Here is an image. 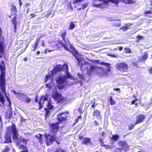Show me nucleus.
Returning <instances> with one entry per match:
<instances>
[{
    "mask_svg": "<svg viewBox=\"0 0 152 152\" xmlns=\"http://www.w3.org/2000/svg\"><path fill=\"white\" fill-rule=\"evenodd\" d=\"M94 124L96 125H98V123L97 121H94Z\"/></svg>",
    "mask_w": 152,
    "mask_h": 152,
    "instance_id": "obj_51",
    "label": "nucleus"
},
{
    "mask_svg": "<svg viewBox=\"0 0 152 152\" xmlns=\"http://www.w3.org/2000/svg\"><path fill=\"white\" fill-rule=\"evenodd\" d=\"M135 125L136 124H135V123L134 124H131L129 126V130H132V129Z\"/></svg>",
    "mask_w": 152,
    "mask_h": 152,
    "instance_id": "obj_39",
    "label": "nucleus"
},
{
    "mask_svg": "<svg viewBox=\"0 0 152 152\" xmlns=\"http://www.w3.org/2000/svg\"><path fill=\"white\" fill-rule=\"evenodd\" d=\"M52 96V97L58 102H61L63 99V98L61 95L56 92H53Z\"/></svg>",
    "mask_w": 152,
    "mask_h": 152,
    "instance_id": "obj_12",
    "label": "nucleus"
},
{
    "mask_svg": "<svg viewBox=\"0 0 152 152\" xmlns=\"http://www.w3.org/2000/svg\"><path fill=\"white\" fill-rule=\"evenodd\" d=\"M148 54L146 52L144 53L142 56V61H143V60L144 61L148 58Z\"/></svg>",
    "mask_w": 152,
    "mask_h": 152,
    "instance_id": "obj_27",
    "label": "nucleus"
},
{
    "mask_svg": "<svg viewBox=\"0 0 152 152\" xmlns=\"http://www.w3.org/2000/svg\"><path fill=\"white\" fill-rule=\"evenodd\" d=\"M149 71L150 73H152V67L149 69Z\"/></svg>",
    "mask_w": 152,
    "mask_h": 152,
    "instance_id": "obj_53",
    "label": "nucleus"
},
{
    "mask_svg": "<svg viewBox=\"0 0 152 152\" xmlns=\"http://www.w3.org/2000/svg\"><path fill=\"white\" fill-rule=\"evenodd\" d=\"M10 132L12 134V139L16 143L17 145L19 147L20 146V145L22 144L20 143V142H23L24 144L26 145L27 140L19 136L15 126L13 124L12 126L9 127L8 129V132L10 133Z\"/></svg>",
    "mask_w": 152,
    "mask_h": 152,
    "instance_id": "obj_3",
    "label": "nucleus"
},
{
    "mask_svg": "<svg viewBox=\"0 0 152 152\" xmlns=\"http://www.w3.org/2000/svg\"><path fill=\"white\" fill-rule=\"evenodd\" d=\"M125 52L126 53H130L131 52V50L129 48H124Z\"/></svg>",
    "mask_w": 152,
    "mask_h": 152,
    "instance_id": "obj_35",
    "label": "nucleus"
},
{
    "mask_svg": "<svg viewBox=\"0 0 152 152\" xmlns=\"http://www.w3.org/2000/svg\"><path fill=\"white\" fill-rule=\"evenodd\" d=\"M81 118V117H80V116H79L78 117V118L76 119V120H75V121H76V122H77L78 121V120H79V118Z\"/></svg>",
    "mask_w": 152,
    "mask_h": 152,
    "instance_id": "obj_54",
    "label": "nucleus"
},
{
    "mask_svg": "<svg viewBox=\"0 0 152 152\" xmlns=\"http://www.w3.org/2000/svg\"><path fill=\"white\" fill-rule=\"evenodd\" d=\"M137 99H136V100H134L132 101V104H135L136 105H137V103H136V102L137 101Z\"/></svg>",
    "mask_w": 152,
    "mask_h": 152,
    "instance_id": "obj_43",
    "label": "nucleus"
},
{
    "mask_svg": "<svg viewBox=\"0 0 152 152\" xmlns=\"http://www.w3.org/2000/svg\"><path fill=\"white\" fill-rule=\"evenodd\" d=\"M110 56H111L112 57H115V55H111Z\"/></svg>",
    "mask_w": 152,
    "mask_h": 152,
    "instance_id": "obj_62",
    "label": "nucleus"
},
{
    "mask_svg": "<svg viewBox=\"0 0 152 152\" xmlns=\"http://www.w3.org/2000/svg\"><path fill=\"white\" fill-rule=\"evenodd\" d=\"M44 136L46 139V142L47 145H49L52 143L55 139V135L53 137L50 135H48L46 133L44 134Z\"/></svg>",
    "mask_w": 152,
    "mask_h": 152,
    "instance_id": "obj_13",
    "label": "nucleus"
},
{
    "mask_svg": "<svg viewBox=\"0 0 152 152\" xmlns=\"http://www.w3.org/2000/svg\"><path fill=\"white\" fill-rule=\"evenodd\" d=\"M63 69L64 71L66 76L65 75L62 77H56V80L58 83V87L60 89L64 88L65 84L66 82L67 77L70 78H72V77L68 72V66L66 64H64L63 66Z\"/></svg>",
    "mask_w": 152,
    "mask_h": 152,
    "instance_id": "obj_5",
    "label": "nucleus"
},
{
    "mask_svg": "<svg viewBox=\"0 0 152 152\" xmlns=\"http://www.w3.org/2000/svg\"><path fill=\"white\" fill-rule=\"evenodd\" d=\"M45 111H46V112H47V113H48V109H47V108H45Z\"/></svg>",
    "mask_w": 152,
    "mask_h": 152,
    "instance_id": "obj_60",
    "label": "nucleus"
},
{
    "mask_svg": "<svg viewBox=\"0 0 152 152\" xmlns=\"http://www.w3.org/2000/svg\"><path fill=\"white\" fill-rule=\"evenodd\" d=\"M27 58H24V60L25 61H26L27 60Z\"/></svg>",
    "mask_w": 152,
    "mask_h": 152,
    "instance_id": "obj_61",
    "label": "nucleus"
},
{
    "mask_svg": "<svg viewBox=\"0 0 152 152\" xmlns=\"http://www.w3.org/2000/svg\"><path fill=\"white\" fill-rule=\"evenodd\" d=\"M94 106H95L94 105V104H93V105L92 106H91V107H94Z\"/></svg>",
    "mask_w": 152,
    "mask_h": 152,
    "instance_id": "obj_64",
    "label": "nucleus"
},
{
    "mask_svg": "<svg viewBox=\"0 0 152 152\" xmlns=\"http://www.w3.org/2000/svg\"><path fill=\"white\" fill-rule=\"evenodd\" d=\"M105 135V133L104 132H102V136L103 137H104Z\"/></svg>",
    "mask_w": 152,
    "mask_h": 152,
    "instance_id": "obj_58",
    "label": "nucleus"
},
{
    "mask_svg": "<svg viewBox=\"0 0 152 152\" xmlns=\"http://www.w3.org/2000/svg\"><path fill=\"white\" fill-rule=\"evenodd\" d=\"M12 91L16 95V96L21 101L26 103H29L31 102V99L26 95L19 92H17L14 90Z\"/></svg>",
    "mask_w": 152,
    "mask_h": 152,
    "instance_id": "obj_7",
    "label": "nucleus"
},
{
    "mask_svg": "<svg viewBox=\"0 0 152 152\" xmlns=\"http://www.w3.org/2000/svg\"><path fill=\"white\" fill-rule=\"evenodd\" d=\"M145 14H152V12H151L150 11H147L145 12Z\"/></svg>",
    "mask_w": 152,
    "mask_h": 152,
    "instance_id": "obj_44",
    "label": "nucleus"
},
{
    "mask_svg": "<svg viewBox=\"0 0 152 152\" xmlns=\"http://www.w3.org/2000/svg\"><path fill=\"white\" fill-rule=\"evenodd\" d=\"M119 1H121L122 2L126 4H132L134 3L133 0H105V2L106 3L108 4L109 2L112 3L117 4Z\"/></svg>",
    "mask_w": 152,
    "mask_h": 152,
    "instance_id": "obj_8",
    "label": "nucleus"
},
{
    "mask_svg": "<svg viewBox=\"0 0 152 152\" xmlns=\"http://www.w3.org/2000/svg\"><path fill=\"white\" fill-rule=\"evenodd\" d=\"M43 136V135L42 134H37L36 135V137L38 138H39V142L41 143V139L42 138V137Z\"/></svg>",
    "mask_w": 152,
    "mask_h": 152,
    "instance_id": "obj_31",
    "label": "nucleus"
},
{
    "mask_svg": "<svg viewBox=\"0 0 152 152\" xmlns=\"http://www.w3.org/2000/svg\"><path fill=\"white\" fill-rule=\"evenodd\" d=\"M19 148L23 149L24 150V151H21V152H28V150H26L27 149L26 147L25 146L23 145H20V146L18 147Z\"/></svg>",
    "mask_w": 152,
    "mask_h": 152,
    "instance_id": "obj_25",
    "label": "nucleus"
},
{
    "mask_svg": "<svg viewBox=\"0 0 152 152\" xmlns=\"http://www.w3.org/2000/svg\"><path fill=\"white\" fill-rule=\"evenodd\" d=\"M128 29V28L127 26L123 27L120 28L121 29H122L123 31H126Z\"/></svg>",
    "mask_w": 152,
    "mask_h": 152,
    "instance_id": "obj_41",
    "label": "nucleus"
},
{
    "mask_svg": "<svg viewBox=\"0 0 152 152\" xmlns=\"http://www.w3.org/2000/svg\"><path fill=\"white\" fill-rule=\"evenodd\" d=\"M119 138L118 136L117 135H113L112 138L113 140H118Z\"/></svg>",
    "mask_w": 152,
    "mask_h": 152,
    "instance_id": "obj_32",
    "label": "nucleus"
},
{
    "mask_svg": "<svg viewBox=\"0 0 152 152\" xmlns=\"http://www.w3.org/2000/svg\"><path fill=\"white\" fill-rule=\"evenodd\" d=\"M114 90L115 91H118L120 90V89L119 88H114Z\"/></svg>",
    "mask_w": 152,
    "mask_h": 152,
    "instance_id": "obj_52",
    "label": "nucleus"
},
{
    "mask_svg": "<svg viewBox=\"0 0 152 152\" xmlns=\"http://www.w3.org/2000/svg\"><path fill=\"white\" fill-rule=\"evenodd\" d=\"M7 116L8 118H10L12 117V114H10L8 116H7Z\"/></svg>",
    "mask_w": 152,
    "mask_h": 152,
    "instance_id": "obj_50",
    "label": "nucleus"
},
{
    "mask_svg": "<svg viewBox=\"0 0 152 152\" xmlns=\"http://www.w3.org/2000/svg\"><path fill=\"white\" fill-rule=\"evenodd\" d=\"M30 5V4L29 3H27L26 4V7H28Z\"/></svg>",
    "mask_w": 152,
    "mask_h": 152,
    "instance_id": "obj_49",
    "label": "nucleus"
},
{
    "mask_svg": "<svg viewBox=\"0 0 152 152\" xmlns=\"http://www.w3.org/2000/svg\"><path fill=\"white\" fill-rule=\"evenodd\" d=\"M37 54H39L40 53L39 51H38L37 52Z\"/></svg>",
    "mask_w": 152,
    "mask_h": 152,
    "instance_id": "obj_63",
    "label": "nucleus"
},
{
    "mask_svg": "<svg viewBox=\"0 0 152 152\" xmlns=\"http://www.w3.org/2000/svg\"><path fill=\"white\" fill-rule=\"evenodd\" d=\"M0 90L2 92L3 94L5 95L7 101L10 104H11V102L10 101V99L7 97L5 91V69L4 64H3V66H0Z\"/></svg>",
    "mask_w": 152,
    "mask_h": 152,
    "instance_id": "obj_4",
    "label": "nucleus"
},
{
    "mask_svg": "<svg viewBox=\"0 0 152 152\" xmlns=\"http://www.w3.org/2000/svg\"><path fill=\"white\" fill-rule=\"evenodd\" d=\"M51 128L53 130V131L54 132H56L59 128L58 123H56L52 124L51 126Z\"/></svg>",
    "mask_w": 152,
    "mask_h": 152,
    "instance_id": "obj_21",
    "label": "nucleus"
},
{
    "mask_svg": "<svg viewBox=\"0 0 152 152\" xmlns=\"http://www.w3.org/2000/svg\"><path fill=\"white\" fill-rule=\"evenodd\" d=\"M92 61L94 63L99 64L102 65H105L107 67H108V70H110V65L108 64H107L104 62H100V61L98 60H93Z\"/></svg>",
    "mask_w": 152,
    "mask_h": 152,
    "instance_id": "obj_19",
    "label": "nucleus"
},
{
    "mask_svg": "<svg viewBox=\"0 0 152 152\" xmlns=\"http://www.w3.org/2000/svg\"><path fill=\"white\" fill-rule=\"evenodd\" d=\"M5 141L4 143H8L11 142V134H6L5 136Z\"/></svg>",
    "mask_w": 152,
    "mask_h": 152,
    "instance_id": "obj_23",
    "label": "nucleus"
},
{
    "mask_svg": "<svg viewBox=\"0 0 152 152\" xmlns=\"http://www.w3.org/2000/svg\"><path fill=\"white\" fill-rule=\"evenodd\" d=\"M34 16H35V15H33V14H31L30 15V16H32V17H31V18H34Z\"/></svg>",
    "mask_w": 152,
    "mask_h": 152,
    "instance_id": "obj_57",
    "label": "nucleus"
},
{
    "mask_svg": "<svg viewBox=\"0 0 152 152\" xmlns=\"http://www.w3.org/2000/svg\"><path fill=\"white\" fill-rule=\"evenodd\" d=\"M47 50H47H45V53H46L48 52H51L53 50Z\"/></svg>",
    "mask_w": 152,
    "mask_h": 152,
    "instance_id": "obj_46",
    "label": "nucleus"
},
{
    "mask_svg": "<svg viewBox=\"0 0 152 152\" xmlns=\"http://www.w3.org/2000/svg\"><path fill=\"white\" fill-rule=\"evenodd\" d=\"M56 152H64V151L63 150H62L60 149H58Z\"/></svg>",
    "mask_w": 152,
    "mask_h": 152,
    "instance_id": "obj_47",
    "label": "nucleus"
},
{
    "mask_svg": "<svg viewBox=\"0 0 152 152\" xmlns=\"http://www.w3.org/2000/svg\"><path fill=\"white\" fill-rule=\"evenodd\" d=\"M68 112H63L58 115L57 116L58 120L60 121H65L68 117Z\"/></svg>",
    "mask_w": 152,
    "mask_h": 152,
    "instance_id": "obj_14",
    "label": "nucleus"
},
{
    "mask_svg": "<svg viewBox=\"0 0 152 152\" xmlns=\"http://www.w3.org/2000/svg\"><path fill=\"white\" fill-rule=\"evenodd\" d=\"M115 152H122V149L116 148L115 149Z\"/></svg>",
    "mask_w": 152,
    "mask_h": 152,
    "instance_id": "obj_40",
    "label": "nucleus"
},
{
    "mask_svg": "<svg viewBox=\"0 0 152 152\" xmlns=\"http://www.w3.org/2000/svg\"><path fill=\"white\" fill-rule=\"evenodd\" d=\"M1 34V30L0 28V36ZM4 43L3 39L2 38L0 39V58L1 57L3 53Z\"/></svg>",
    "mask_w": 152,
    "mask_h": 152,
    "instance_id": "obj_15",
    "label": "nucleus"
},
{
    "mask_svg": "<svg viewBox=\"0 0 152 152\" xmlns=\"http://www.w3.org/2000/svg\"><path fill=\"white\" fill-rule=\"evenodd\" d=\"M118 145L120 147V148L122 149V150L123 149L125 151L128 147L126 143L123 141L120 142L118 143Z\"/></svg>",
    "mask_w": 152,
    "mask_h": 152,
    "instance_id": "obj_16",
    "label": "nucleus"
},
{
    "mask_svg": "<svg viewBox=\"0 0 152 152\" xmlns=\"http://www.w3.org/2000/svg\"><path fill=\"white\" fill-rule=\"evenodd\" d=\"M113 25L114 26L116 27H119L121 26V22H115L113 23Z\"/></svg>",
    "mask_w": 152,
    "mask_h": 152,
    "instance_id": "obj_36",
    "label": "nucleus"
},
{
    "mask_svg": "<svg viewBox=\"0 0 152 152\" xmlns=\"http://www.w3.org/2000/svg\"><path fill=\"white\" fill-rule=\"evenodd\" d=\"M119 49L120 50H121L123 49V47H119Z\"/></svg>",
    "mask_w": 152,
    "mask_h": 152,
    "instance_id": "obj_56",
    "label": "nucleus"
},
{
    "mask_svg": "<svg viewBox=\"0 0 152 152\" xmlns=\"http://www.w3.org/2000/svg\"><path fill=\"white\" fill-rule=\"evenodd\" d=\"M62 67L60 66H57L55 68L53 69L52 71L50 72H48V75H46L45 76V82L46 83L48 80H50L51 82H52L54 80L53 75L55 74L56 72L58 71L61 70V69Z\"/></svg>",
    "mask_w": 152,
    "mask_h": 152,
    "instance_id": "obj_6",
    "label": "nucleus"
},
{
    "mask_svg": "<svg viewBox=\"0 0 152 152\" xmlns=\"http://www.w3.org/2000/svg\"><path fill=\"white\" fill-rule=\"evenodd\" d=\"M66 32H65L61 35L62 39L65 42V44H63L61 41H59L56 46L58 47H64V49L67 50L72 52V51L74 52V53L73 54L75 56V58H76V56H77L78 58H79L80 55L78 53L76 50L75 48L71 46L68 40L67 39H66Z\"/></svg>",
    "mask_w": 152,
    "mask_h": 152,
    "instance_id": "obj_2",
    "label": "nucleus"
},
{
    "mask_svg": "<svg viewBox=\"0 0 152 152\" xmlns=\"http://www.w3.org/2000/svg\"><path fill=\"white\" fill-rule=\"evenodd\" d=\"M19 4H20V7H21V4H22V3H21V0L19 1Z\"/></svg>",
    "mask_w": 152,
    "mask_h": 152,
    "instance_id": "obj_55",
    "label": "nucleus"
},
{
    "mask_svg": "<svg viewBox=\"0 0 152 152\" xmlns=\"http://www.w3.org/2000/svg\"><path fill=\"white\" fill-rule=\"evenodd\" d=\"M93 115L94 117H96L98 119L101 118L100 112L99 110H95L93 112Z\"/></svg>",
    "mask_w": 152,
    "mask_h": 152,
    "instance_id": "obj_20",
    "label": "nucleus"
},
{
    "mask_svg": "<svg viewBox=\"0 0 152 152\" xmlns=\"http://www.w3.org/2000/svg\"><path fill=\"white\" fill-rule=\"evenodd\" d=\"M101 1V0H95L93 3V5L95 7L101 8H105L108 4L105 2V0L102 3H98V2Z\"/></svg>",
    "mask_w": 152,
    "mask_h": 152,
    "instance_id": "obj_9",
    "label": "nucleus"
},
{
    "mask_svg": "<svg viewBox=\"0 0 152 152\" xmlns=\"http://www.w3.org/2000/svg\"><path fill=\"white\" fill-rule=\"evenodd\" d=\"M88 6V4L86 3L85 4H83L81 6V8H80L77 9L78 10H81V9H84L86 8Z\"/></svg>",
    "mask_w": 152,
    "mask_h": 152,
    "instance_id": "obj_30",
    "label": "nucleus"
},
{
    "mask_svg": "<svg viewBox=\"0 0 152 152\" xmlns=\"http://www.w3.org/2000/svg\"><path fill=\"white\" fill-rule=\"evenodd\" d=\"M145 118L144 115H138L136 118V120L135 124H139L142 122Z\"/></svg>",
    "mask_w": 152,
    "mask_h": 152,
    "instance_id": "obj_17",
    "label": "nucleus"
},
{
    "mask_svg": "<svg viewBox=\"0 0 152 152\" xmlns=\"http://www.w3.org/2000/svg\"><path fill=\"white\" fill-rule=\"evenodd\" d=\"M11 11L12 12V14H15L17 11V8L15 6H12V7Z\"/></svg>",
    "mask_w": 152,
    "mask_h": 152,
    "instance_id": "obj_28",
    "label": "nucleus"
},
{
    "mask_svg": "<svg viewBox=\"0 0 152 152\" xmlns=\"http://www.w3.org/2000/svg\"><path fill=\"white\" fill-rule=\"evenodd\" d=\"M16 16L14 17L13 18L12 20V22L13 24L14 28L15 29V31L16 29L17 28V23L16 22Z\"/></svg>",
    "mask_w": 152,
    "mask_h": 152,
    "instance_id": "obj_24",
    "label": "nucleus"
},
{
    "mask_svg": "<svg viewBox=\"0 0 152 152\" xmlns=\"http://www.w3.org/2000/svg\"><path fill=\"white\" fill-rule=\"evenodd\" d=\"M46 87L47 88H50V83L46 84Z\"/></svg>",
    "mask_w": 152,
    "mask_h": 152,
    "instance_id": "obj_45",
    "label": "nucleus"
},
{
    "mask_svg": "<svg viewBox=\"0 0 152 152\" xmlns=\"http://www.w3.org/2000/svg\"><path fill=\"white\" fill-rule=\"evenodd\" d=\"M47 107L48 109H52V108H53V106L49 102L48 103V104L47 106Z\"/></svg>",
    "mask_w": 152,
    "mask_h": 152,
    "instance_id": "obj_38",
    "label": "nucleus"
},
{
    "mask_svg": "<svg viewBox=\"0 0 152 152\" xmlns=\"http://www.w3.org/2000/svg\"><path fill=\"white\" fill-rule=\"evenodd\" d=\"M75 25L73 22H71L69 25V29H72L75 27Z\"/></svg>",
    "mask_w": 152,
    "mask_h": 152,
    "instance_id": "obj_33",
    "label": "nucleus"
},
{
    "mask_svg": "<svg viewBox=\"0 0 152 152\" xmlns=\"http://www.w3.org/2000/svg\"><path fill=\"white\" fill-rule=\"evenodd\" d=\"M78 76L81 79H84L82 75L80 74L79 73L78 74Z\"/></svg>",
    "mask_w": 152,
    "mask_h": 152,
    "instance_id": "obj_42",
    "label": "nucleus"
},
{
    "mask_svg": "<svg viewBox=\"0 0 152 152\" xmlns=\"http://www.w3.org/2000/svg\"><path fill=\"white\" fill-rule=\"evenodd\" d=\"M10 149L8 145H6L5 146L4 148L3 149L2 152H7L10 150Z\"/></svg>",
    "mask_w": 152,
    "mask_h": 152,
    "instance_id": "obj_29",
    "label": "nucleus"
},
{
    "mask_svg": "<svg viewBox=\"0 0 152 152\" xmlns=\"http://www.w3.org/2000/svg\"><path fill=\"white\" fill-rule=\"evenodd\" d=\"M79 58L77 56L76 58L77 60L79 65L80 64V67L81 69L84 68L87 70V72L89 75L93 74H98L102 76H107L108 72L110 71L108 70V67L107 69H105L102 68L98 67L95 66H93L88 62H85L82 59L81 55H80Z\"/></svg>",
    "mask_w": 152,
    "mask_h": 152,
    "instance_id": "obj_1",
    "label": "nucleus"
},
{
    "mask_svg": "<svg viewBox=\"0 0 152 152\" xmlns=\"http://www.w3.org/2000/svg\"><path fill=\"white\" fill-rule=\"evenodd\" d=\"M49 98V96L48 94H45V95H42L41 97V99L40 100V101L39 102V108L42 107L41 103H42L44 101L47 100Z\"/></svg>",
    "mask_w": 152,
    "mask_h": 152,
    "instance_id": "obj_18",
    "label": "nucleus"
},
{
    "mask_svg": "<svg viewBox=\"0 0 152 152\" xmlns=\"http://www.w3.org/2000/svg\"><path fill=\"white\" fill-rule=\"evenodd\" d=\"M35 101L36 102H38V100L37 99V96H36V99H35Z\"/></svg>",
    "mask_w": 152,
    "mask_h": 152,
    "instance_id": "obj_59",
    "label": "nucleus"
},
{
    "mask_svg": "<svg viewBox=\"0 0 152 152\" xmlns=\"http://www.w3.org/2000/svg\"><path fill=\"white\" fill-rule=\"evenodd\" d=\"M38 43V41H36L35 42L34 45H33L32 46V47L33 48V49H32V50L34 51L36 50V49L37 47Z\"/></svg>",
    "mask_w": 152,
    "mask_h": 152,
    "instance_id": "obj_26",
    "label": "nucleus"
},
{
    "mask_svg": "<svg viewBox=\"0 0 152 152\" xmlns=\"http://www.w3.org/2000/svg\"><path fill=\"white\" fill-rule=\"evenodd\" d=\"M103 139L102 138H100L99 140L100 142V145L103 147H104L107 149H111L112 148V147L111 145H104L102 141Z\"/></svg>",
    "mask_w": 152,
    "mask_h": 152,
    "instance_id": "obj_22",
    "label": "nucleus"
},
{
    "mask_svg": "<svg viewBox=\"0 0 152 152\" xmlns=\"http://www.w3.org/2000/svg\"><path fill=\"white\" fill-rule=\"evenodd\" d=\"M110 104L111 105H114L115 104V101L113 99L112 97H110Z\"/></svg>",
    "mask_w": 152,
    "mask_h": 152,
    "instance_id": "obj_34",
    "label": "nucleus"
},
{
    "mask_svg": "<svg viewBox=\"0 0 152 152\" xmlns=\"http://www.w3.org/2000/svg\"><path fill=\"white\" fill-rule=\"evenodd\" d=\"M41 45L42 46V47H44L45 46L44 42V41L43 40L42 41V43L41 44Z\"/></svg>",
    "mask_w": 152,
    "mask_h": 152,
    "instance_id": "obj_48",
    "label": "nucleus"
},
{
    "mask_svg": "<svg viewBox=\"0 0 152 152\" xmlns=\"http://www.w3.org/2000/svg\"><path fill=\"white\" fill-rule=\"evenodd\" d=\"M79 138L82 141V143L83 144L86 145H92L90 141L91 139L89 138L81 136L79 137Z\"/></svg>",
    "mask_w": 152,
    "mask_h": 152,
    "instance_id": "obj_10",
    "label": "nucleus"
},
{
    "mask_svg": "<svg viewBox=\"0 0 152 152\" xmlns=\"http://www.w3.org/2000/svg\"><path fill=\"white\" fill-rule=\"evenodd\" d=\"M117 69L120 71H126L128 67L126 64L124 63L118 64L116 66Z\"/></svg>",
    "mask_w": 152,
    "mask_h": 152,
    "instance_id": "obj_11",
    "label": "nucleus"
},
{
    "mask_svg": "<svg viewBox=\"0 0 152 152\" xmlns=\"http://www.w3.org/2000/svg\"><path fill=\"white\" fill-rule=\"evenodd\" d=\"M137 38L138 40H142L144 39V37L143 36H141L140 35H138L137 37Z\"/></svg>",
    "mask_w": 152,
    "mask_h": 152,
    "instance_id": "obj_37",
    "label": "nucleus"
}]
</instances>
